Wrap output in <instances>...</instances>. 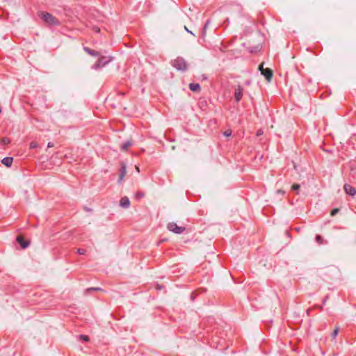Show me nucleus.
<instances>
[{
    "instance_id": "nucleus-10",
    "label": "nucleus",
    "mask_w": 356,
    "mask_h": 356,
    "mask_svg": "<svg viewBox=\"0 0 356 356\" xmlns=\"http://www.w3.org/2000/svg\"><path fill=\"white\" fill-rule=\"evenodd\" d=\"M17 241L21 245V247L24 249L26 248L29 245V242L25 241L22 236H19L17 237Z\"/></svg>"
},
{
    "instance_id": "nucleus-25",
    "label": "nucleus",
    "mask_w": 356,
    "mask_h": 356,
    "mask_svg": "<svg viewBox=\"0 0 356 356\" xmlns=\"http://www.w3.org/2000/svg\"><path fill=\"white\" fill-rule=\"evenodd\" d=\"M93 30H94V31H95V32H96V33H99V32H100V29H99L98 26H94V27H93Z\"/></svg>"
},
{
    "instance_id": "nucleus-20",
    "label": "nucleus",
    "mask_w": 356,
    "mask_h": 356,
    "mask_svg": "<svg viewBox=\"0 0 356 356\" xmlns=\"http://www.w3.org/2000/svg\"><path fill=\"white\" fill-rule=\"evenodd\" d=\"M38 147V143L36 142H31L30 143V149H35Z\"/></svg>"
},
{
    "instance_id": "nucleus-31",
    "label": "nucleus",
    "mask_w": 356,
    "mask_h": 356,
    "mask_svg": "<svg viewBox=\"0 0 356 356\" xmlns=\"http://www.w3.org/2000/svg\"><path fill=\"white\" fill-rule=\"evenodd\" d=\"M53 146H54V143H51V142H49V143H48V145H47V147H52Z\"/></svg>"
},
{
    "instance_id": "nucleus-26",
    "label": "nucleus",
    "mask_w": 356,
    "mask_h": 356,
    "mask_svg": "<svg viewBox=\"0 0 356 356\" xmlns=\"http://www.w3.org/2000/svg\"><path fill=\"white\" fill-rule=\"evenodd\" d=\"M88 291H99L101 290L100 288H89L87 289Z\"/></svg>"
},
{
    "instance_id": "nucleus-15",
    "label": "nucleus",
    "mask_w": 356,
    "mask_h": 356,
    "mask_svg": "<svg viewBox=\"0 0 356 356\" xmlns=\"http://www.w3.org/2000/svg\"><path fill=\"white\" fill-rule=\"evenodd\" d=\"M315 238H316V241L318 244L321 245V244H323V243H324V240H323V237H322L321 236H320V235H316Z\"/></svg>"
},
{
    "instance_id": "nucleus-1",
    "label": "nucleus",
    "mask_w": 356,
    "mask_h": 356,
    "mask_svg": "<svg viewBox=\"0 0 356 356\" xmlns=\"http://www.w3.org/2000/svg\"><path fill=\"white\" fill-rule=\"evenodd\" d=\"M38 15L43 19V21L49 26H59L60 22L54 17L51 14L47 12H40Z\"/></svg>"
},
{
    "instance_id": "nucleus-34",
    "label": "nucleus",
    "mask_w": 356,
    "mask_h": 356,
    "mask_svg": "<svg viewBox=\"0 0 356 356\" xmlns=\"http://www.w3.org/2000/svg\"><path fill=\"white\" fill-rule=\"evenodd\" d=\"M202 79H204V80H207V76L205 75V74H202Z\"/></svg>"
},
{
    "instance_id": "nucleus-14",
    "label": "nucleus",
    "mask_w": 356,
    "mask_h": 356,
    "mask_svg": "<svg viewBox=\"0 0 356 356\" xmlns=\"http://www.w3.org/2000/svg\"><path fill=\"white\" fill-rule=\"evenodd\" d=\"M132 145H133L132 141L127 140L121 145L120 148H121V150H122V151H127L129 149V147Z\"/></svg>"
},
{
    "instance_id": "nucleus-5",
    "label": "nucleus",
    "mask_w": 356,
    "mask_h": 356,
    "mask_svg": "<svg viewBox=\"0 0 356 356\" xmlns=\"http://www.w3.org/2000/svg\"><path fill=\"white\" fill-rule=\"evenodd\" d=\"M243 90V88L240 85L237 86L236 88L235 89L234 99L237 103L242 99Z\"/></svg>"
},
{
    "instance_id": "nucleus-12",
    "label": "nucleus",
    "mask_w": 356,
    "mask_h": 356,
    "mask_svg": "<svg viewBox=\"0 0 356 356\" xmlns=\"http://www.w3.org/2000/svg\"><path fill=\"white\" fill-rule=\"evenodd\" d=\"M13 157H5L1 160V163L6 167H10L13 163Z\"/></svg>"
},
{
    "instance_id": "nucleus-27",
    "label": "nucleus",
    "mask_w": 356,
    "mask_h": 356,
    "mask_svg": "<svg viewBox=\"0 0 356 356\" xmlns=\"http://www.w3.org/2000/svg\"><path fill=\"white\" fill-rule=\"evenodd\" d=\"M184 29L189 33L192 34L194 35L192 31H191L186 26H184Z\"/></svg>"
},
{
    "instance_id": "nucleus-11",
    "label": "nucleus",
    "mask_w": 356,
    "mask_h": 356,
    "mask_svg": "<svg viewBox=\"0 0 356 356\" xmlns=\"http://www.w3.org/2000/svg\"><path fill=\"white\" fill-rule=\"evenodd\" d=\"M120 205L123 208H128L130 205L129 200L127 197H123L120 201Z\"/></svg>"
},
{
    "instance_id": "nucleus-2",
    "label": "nucleus",
    "mask_w": 356,
    "mask_h": 356,
    "mask_svg": "<svg viewBox=\"0 0 356 356\" xmlns=\"http://www.w3.org/2000/svg\"><path fill=\"white\" fill-rule=\"evenodd\" d=\"M171 65L177 70L185 72L188 69V64L182 57H177L171 61Z\"/></svg>"
},
{
    "instance_id": "nucleus-22",
    "label": "nucleus",
    "mask_w": 356,
    "mask_h": 356,
    "mask_svg": "<svg viewBox=\"0 0 356 356\" xmlns=\"http://www.w3.org/2000/svg\"><path fill=\"white\" fill-rule=\"evenodd\" d=\"M223 135L225 136H230L232 135V131L230 129H227L223 133Z\"/></svg>"
},
{
    "instance_id": "nucleus-17",
    "label": "nucleus",
    "mask_w": 356,
    "mask_h": 356,
    "mask_svg": "<svg viewBox=\"0 0 356 356\" xmlns=\"http://www.w3.org/2000/svg\"><path fill=\"white\" fill-rule=\"evenodd\" d=\"M338 333H339V327H336L332 333V337L333 339H335V337L337 336Z\"/></svg>"
},
{
    "instance_id": "nucleus-4",
    "label": "nucleus",
    "mask_w": 356,
    "mask_h": 356,
    "mask_svg": "<svg viewBox=\"0 0 356 356\" xmlns=\"http://www.w3.org/2000/svg\"><path fill=\"white\" fill-rule=\"evenodd\" d=\"M168 229L175 234H181L186 229L184 227H179L173 222L168 223Z\"/></svg>"
},
{
    "instance_id": "nucleus-28",
    "label": "nucleus",
    "mask_w": 356,
    "mask_h": 356,
    "mask_svg": "<svg viewBox=\"0 0 356 356\" xmlns=\"http://www.w3.org/2000/svg\"><path fill=\"white\" fill-rule=\"evenodd\" d=\"M277 193H279V194H282V195H284V191H282V190H277Z\"/></svg>"
},
{
    "instance_id": "nucleus-13",
    "label": "nucleus",
    "mask_w": 356,
    "mask_h": 356,
    "mask_svg": "<svg viewBox=\"0 0 356 356\" xmlns=\"http://www.w3.org/2000/svg\"><path fill=\"white\" fill-rule=\"evenodd\" d=\"M189 88L193 92H199L200 90V86L197 83H191L189 84Z\"/></svg>"
},
{
    "instance_id": "nucleus-32",
    "label": "nucleus",
    "mask_w": 356,
    "mask_h": 356,
    "mask_svg": "<svg viewBox=\"0 0 356 356\" xmlns=\"http://www.w3.org/2000/svg\"><path fill=\"white\" fill-rule=\"evenodd\" d=\"M263 65H264V64L262 63V64H261V65H259V70H260V71H261V70H264V67H263Z\"/></svg>"
},
{
    "instance_id": "nucleus-6",
    "label": "nucleus",
    "mask_w": 356,
    "mask_h": 356,
    "mask_svg": "<svg viewBox=\"0 0 356 356\" xmlns=\"http://www.w3.org/2000/svg\"><path fill=\"white\" fill-rule=\"evenodd\" d=\"M343 190L346 194L353 197L356 195V189L351 185L348 184H345L343 185Z\"/></svg>"
},
{
    "instance_id": "nucleus-23",
    "label": "nucleus",
    "mask_w": 356,
    "mask_h": 356,
    "mask_svg": "<svg viewBox=\"0 0 356 356\" xmlns=\"http://www.w3.org/2000/svg\"><path fill=\"white\" fill-rule=\"evenodd\" d=\"M86 250L85 249H83V248H79L77 250V252L79 254H84L86 253Z\"/></svg>"
},
{
    "instance_id": "nucleus-35",
    "label": "nucleus",
    "mask_w": 356,
    "mask_h": 356,
    "mask_svg": "<svg viewBox=\"0 0 356 356\" xmlns=\"http://www.w3.org/2000/svg\"><path fill=\"white\" fill-rule=\"evenodd\" d=\"M136 170H137L138 172H139V168H138V167L136 166Z\"/></svg>"
},
{
    "instance_id": "nucleus-9",
    "label": "nucleus",
    "mask_w": 356,
    "mask_h": 356,
    "mask_svg": "<svg viewBox=\"0 0 356 356\" xmlns=\"http://www.w3.org/2000/svg\"><path fill=\"white\" fill-rule=\"evenodd\" d=\"M120 173L118 181L120 183L122 181V179H124V177L127 173L126 165L124 163H121V168H120Z\"/></svg>"
},
{
    "instance_id": "nucleus-24",
    "label": "nucleus",
    "mask_w": 356,
    "mask_h": 356,
    "mask_svg": "<svg viewBox=\"0 0 356 356\" xmlns=\"http://www.w3.org/2000/svg\"><path fill=\"white\" fill-rule=\"evenodd\" d=\"M339 209L336 208V209H334L332 211H331V216H335L338 212H339Z\"/></svg>"
},
{
    "instance_id": "nucleus-3",
    "label": "nucleus",
    "mask_w": 356,
    "mask_h": 356,
    "mask_svg": "<svg viewBox=\"0 0 356 356\" xmlns=\"http://www.w3.org/2000/svg\"><path fill=\"white\" fill-rule=\"evenodd\" d=\"M113 60V58L109 56H99V59L97 60L96 63L92 66V69L95 70H97L104 66H106L108 63H110Z\"/></svg>"
},
{
    "instance_id": "nucleus-7",
    "label": "nucleus",
    "mask_w": 356,
    "mask_h": 356,
    "mask_svg": "<svg viewBox=\"0 0 356 356\" xmlns=\"http://www.w3.org/2000/svg\"><path fill=\"white\" fill-rule=\"evenodd\" d=\"M83 50L85 52L92 56L97 57L101 56V53L99 51L91 49L88 47H83Z\"/></svg>"
},
{
    "instance_id": "nucleus-30",
    "label": "nucleus",
    "mask_w": 356,
    "mask_h": 356,
    "mask_svg": "<svg viewBox=\"0 0 356 356\" xmlns=\"http://www.w3.org/2000/svg\"><path fill=\"white\" fill-rule=\"evenodd\" d=\"M137 196L138 197H143L144 196V194L143 193H138Z\"/></svg>"
},
{
    "instance_id": "nucleus-29",
    "label": "nucleus",
    "mask_w": 356,
    "mask_h": 356,
    "mask_svg": "<svg viewBox=\"0 0 356 356\" xmlns=\"http://www.w3.org/2000/svg\"><path fill=\"white\" fill-rule=\"evenodd\" d=\"M327 296H326L322 301V304L323 305H325V303H326V301H327Z\"/></svg>"
},
{
    "instance_id": "nucleus-19",
    "label": "nucleus",
    "mask_w": 356,
    "mask_h": 356,
    "mask_svg": "<svg viewBox=\"0 0 356 356\" xmlns=\"http://www.w3.org/2000/svg\"><path fill=\"white\" fill-rule=\"evenodd\" d=\"M210 22H211V21H210V19H208V20L206 22V23H205V24H204V28H203V29H204V34H205V33H206V29H207V27L209 26V24H210Z\"/></svg>"
},
{
    "instance_id": "nucleus-21",
    "label": "nucleus",
    "mask_w": 356,
    "mask_h": 356,
    "mask_svg": "<svg viewBox=\"0 0 356 356\" xmlns=\"http://www.w3.org/2000/svg\"><path fill=\"white\" fill-rule=\"evenodd\" d=\"M299 189H300V185L299 184H293L292 186V190L293 191H298Z\"/></svg>"
},
{
    "instance_id": "nucleus-16",
    "label": "nucleus",
    "mask_w": 356,
    "mask_h": 356,
    "mask_svg": "<svg viewBox=\"0 0 356 356\" xmlns=\"http://www.w3.org/2000/svg\"><path fill=\"white\" fill-rule=\"evenodd\" d=\"M10 143V140L7 138L4 137L1 138V143L4 145H8Z\"/></svg>"
},
{
    "instance_id": "nucleus-33",
    "label": "nucleus",
    "mask_w": 356,
    "mask_h": 356,
    "mask_svg": "<svg viewBox=\"0 0 356 356\" xmlns=\"http://www.w3.org/2000/svg\"><path fill=\"white\" fill-rule=\"evenodd\" d=\"M162 288H163V286L161 285H157V286H156V289H158V290H161Z\"/></svg>"
},
{
    "instance_id": "nucleus-18",
    "label": "nucleus",
    "mask_w": 356,
    "mask_h": 356,
    "mask_svg": "<svg viewBox=\"0 0 356 356\" xmlns=\"http://www.w3.org/2000/svg\"><path fill=\"white\" fill-rule=\"evenodd\" d=\"M79 338L84 341H88L89 340V337L87 335L84 334L79 335Z\"/></svg>"
},
{
    "instance_id": "nucleus-8",
    "label": "nucleus",
    "mask_w": 356,
    "mask_h": 356,
    "mask_svg": "<svg viewBox=\"0 0 356 356\" xmlns=\"http://www.w3.org/2000/svg\"><path fill=\"white\" fill-rule=\"evenodd\" d=\"M261 73L262 75L265 76V78L268 81H270L273 76V72L272 70L269 68H266L264 70H261Z\"/></svg>"
}]
</instances>
